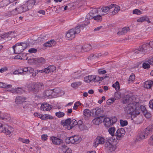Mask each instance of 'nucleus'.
<instances>
[{
    "label": "nucleus",
    "mask_w": 153,
    "mask_h": 153,
    "mask_svg": "<svg viewBox=\"0 0 153 153\" xmlns=\"http://www.w3.org/2000/svg\"><path fill=\"white\" fill-rule=\"evenodd\" d=\"M124 103H129L125 108V111L128 114L135 117L140 114V103L137 99L134 100L132 98L126 99L123 101Z\"/></svg>",
    "instance_id": "f257e3e1"
},
{
    "label": "nucleus",
    "mask_w": 153,
    "mask_h": 153,
    "mask_svg": "<svg viewBox=\"0 0 153 153\" xmlns=\"http://www.w3.org/2000/svg\"><path fill=\"white\" fill-rule=\"evenodd\" d=\"M82 29H83V28L79 24L75 28L69 30L66 34L67 39L70 40L74 39L75 37L76 34L79 33Z\"/></svg>",
    "instance_id": "f03ea898"
},
{
    "label": "nucleus",
    "mask_w": 153,
    "mask_h": 153,
    "mask_svg": "<svg viewBox=\"0 0 153 153\" xmlns=\"http://www.w3.org/2000/svg\"><path fill=\"white\" fill-rule=\"evenodd\" d=\"M27 47L25 43H18L13 46L14 52L16 53H20Z\"/></svg>",
    "instance_id": "7ed1b4c3"
},
{
    "label": "nucleus",
    "mask_w": 153,
    "mask_h": 153,
    "mask_svg": "<svg viewBox=\"0 0 153 153\" xmlns=\"http://www.w3.org/2000/svg\"><path fill=\"white\" fill-rule=\"evenodd\" d=\"M81 140V138L79 135H75L70 137H67L65 141L67 144L71 143L77 144L79 143Z\"/></svg>",
    "instance_id": "20e7f679"
},
{
    "label": "nucleus",
    "mask_w": 153,
    "mask_h": 153,
    "mask_svg": "<svg viewBox=\"0 0 153 153\" xmlns=\"http://www.w3.org/2000/svg\"><path fill=\"white\" fill-rule=\"evenodd\" d=\"M153 131V125H151L148 126L142 132L139 136L140 139H143L147 137L149 134H151Z\"/></svg>",
    "instance_id": "39448f33"
},
{
    "label": "nucleus",
    "mask_w": 153,
    "mask_h": 153,
    "mask_svg": "<svg viewBox=\"0 0 153 153\" xmlns=\"http://www.w3.org/2000/svg\"><path fill=\"white\" fill-rule=\"evenodd\" d=\"M150 46L149 43H146L143 44L142 46H140L139 48L135 49L134 53L136 54L140 53L143 54L150 49Z\"/></svg>",
    "instance_id": "423d86ee"
},
{
    "label": "nucleus",
    "mask_w": 153,
    "mask_h": 153,
    "mask_svg": "<svg viewBox=\"0 0 153 153\" xmlns=\"http://www.w3.org/2000/svg\"><path fill=\"white\" fill-rule=\"evenodd\" d=\"M36 3L35 0H29L23 5L20 6L23 12L26 11L31 9Z\"/></svg>",
    "instance_id": "0eeeda50"
},
{
    "label": "nucleus",
    "mask_w": 153,
    "mask_h": 153,
    "mask_svg": "<svg viewBox=\"0 0 153 153\" xmlns=\"http://www.w3.org/2000/svg\"><path fill=\"white\" fill-rule=\"evenodd\" d=\"M117 121V119L115 117H105L103 120L105 126L109 127L112 126Z\"/></svg>",
    "instance_id": "6e6552de"
},
{
    "label": "nucleus",
    "mask_w": 153,
    "mask_h": 153,
    "mask_svg": "<svg viewBox=\"0 0 153 153\" xmlns=\"http://www.w3.org/2000/svg\"><path fill=\"white\" fill-rule=\"evenodd\" d=\"M104 145L109 152H112L114 151L116 149V146L113 145L110 142V140L108 139L106 140Z\"/></svg>",
    "instance_id": "1a4fd4ad"
},
{
    "label": "nucleus",
    "mask_w": 153,
    "mask_h": 153,
    "mask_svg": "<svg viewBox=\"0 0 153 153\" xmlns=\"http://www.w3.org/2000/svg\"><path fill=\"white\" fill-rule=\"evenodd\" d=\"M106 141L104 137L101 136H98L94 140L93 146L95 147H96L99 144L105 143Z\"/></svg>",
    "instance_id": "9d476101"
},
{
    "label": "nucleus",
    "mask_w": 153,
    "mask_h": 153,
    "mask_svg": "<svg viewBox=\"0 0 153 153\" xmlns=\"http://www.w3.org/2000/svg\"><path fill=\"white\" fill-rule=\"evenodd\" d=\"M93 14V13L92 12L88 14L86 16V19L84 21H83V22L82 24H79L80 26H81L82 28L85 27L90 23V22L89 20V19H93L94 16Z\"/></svg>",
    "instance_id": "9b49d317"
},
{
    "label": "nucleus",
    "mask_w": 153,
    "mask_h": 153,
    "mask_svg": "<svg viewBox=\"0 0 153 153\" xmlns=\"http://www.w3.org/2000/svg\"><path fill=\"white\" fill-rule=\"evenodd\" d=\"M23 12L22 7L20 6L17 7L15 8L14 10L8 12L7 16H14L21 13Z\"/></svg>",
    "instance_id": "f8f14e48"
},
{
    "label": "nucleus",
    "mask_w": 153,
    "mask_h": 153,
    "mask_svg": "<svg viewBox=\"0 0 153 153\" xmlns=\"http://www.w3.org/2000/svg\"><path fill=\"white\" fill-rule=\"evenodd\" d=\"M20 73H21V75H24L32 73L33 72L34 70L30 67H27L23 68L20 69Z\"/></svg>",
    "instance_id": "ddd939ff"
},
{
    "label": "nucleus",
    "mask_w": 153,
    "mask_h": 153,
    "mask_svg": "<svg viewBox=\"0 0 153 153\" xmlns=\"http://www.w3.org/2000/svg\"><path fill=\"white\" fill-rule=\"evenodd\" d=\"M91 45L88 44L84 45L82 47L80 46H78L77 48L79 50L78 52H84L87 51L91 49Z\"/></svg>",
    "instance_id": "4468645a"
},
{
    "label": "nucleus",
    "mask_w": 153,
    "mask_h": 153,
    "mask_svg": "<svg viewBox=\"0 0 153 153\" xmlns=\"http://www.w3.org/2000/svg\"><path fill=\"white\" fill-rule=\"evenodd\" d=\"M52 108V105L47 103H43L41 106V109L44 111H49Z\"/></svg>",
    "instance_id": "2eb2a0df"
},
{
    "label": "nucleus",
    "mask_w": 153,
    "mask_h": 153,
    "mask_svg": "<svg viewBox=\"0 0 153 153\" xmlns=\"http://www.w3.org/2000/svg\"><path fill=\"white\" fill-rule=\"evenodd\" d=\"M114 5H110L108 6L103 7L101 8V11L100 14L102 15H104L106 14L109 10L112 8Z\"/></svg>",
    "instance_id": "dca6fc26"
},
{
    "label": "nucleus",
    "mask_w": 153,
    "mask_h": 153,
    "mask_svg": "<svg viewBox=\"0 0 153 153\" xmlns=\"http://www.w3.org/2000/svg\"><path fill=\"white\" fill-rule=\"evenodd\" d=\"M14 33V32L13 31L9 32L2 35V37L3 39H7L8 40H10L13 37Z\"/></svg>",
    "instance_id": "f3484780"
},
{
    "label": "nucleus",
    "mask_w": 153,
    "mask_h": 153,
    "mask_svg": "<svg viewBox=\"0 0 153 153\" xmlns=\"http://www.w3.org/2000/svg\"><path fill=\"white\" fill-rule=\"evenodd\" d=\"M51 140L52 141L53 144L55 145L60 144L63 142L62 140L54 136L51 137Z\"/></svg>",
    "instance_id": "a211bd4d"
},
{
    "label": "nucleus",
    "mask_w": 153,
    "mask_h": 153,
    "mask_svg": "<svg viewBox=\"0 0 153 153\" xmlns=\"http://www.w3.org/2000/svg\"><path fill=\"white\" fill-rule=\"evenodd\" d=\"M143 85L145 88L151 89L153 86V82L151 80H147L144 83Z\"/></svg>",
    "instance_id": "6ab92c4d"
},
{
    "label": "nucleus",
    "mask_w": 153,
    "mask_h": 153,
    "mask_svg": "<svg viewBox=\"0 0 153 153\" xmlns=\"http://www.w3.org/2000/svg\"><path fill=\"white\" fill-rule=\"evenodd\" d=\"M34 86L33 92L34 93H36L41 89L43 87L42 83L35 84Z\"/></svg>",
    "instance_id": "aec40b11"
},
{
    "label": "nucleus",
    "mask_w": 153,
    "mask_h": 153,
    "mask_svg": "<svg viewBox=\"0 0 153 153\" xmlns=\"http://www.w3.org/2000/svg\"><path fill=\"white\" fill-rule=\"evenodd\" d=\"M56 69V67L53 65H50L47 68L44 69V73H49L50 72H52L54 71Z\"/></svg>",
    "instance_id": "412c9836"
},
{
    "label": "nucleus",
    "mask_w": 153,
    "mask_h": 153,
    "mask_svg": "<svg viewBox=\"0 0 153 153\" xmlns=\"http://www.w3.org/2000/svg\"><path fill=\"white\" fill-rule=\"evenodd\" d=\"M116 134L117 137L120 138L124 136L125 134V131L123 128H119L117 130Z\"/></svg>",
    "instance_id": "4be33fe9"
},
{
    "label": "nucleus",
    "mask_w": 153,
    "mask_h": 153,
    "mask_svg": "<svg viewBox=\"0 0 153 153\" xmlns=\"http://www.w3.org/2000/svg\"><path fill=\"white\" fill-rule=\"evenodd\" d=\"M103 117L102 116H100L97 117L94 119L92 120L93 123L95 125H98L100 123H101L102 122V119Z\"/></svg>",
    "instance_id": "5701e85b"
},
{
    "label": "nucleus",
    "mask_w": 153,
    "mask_h": 153,
    "mask_svg": "<svg viewBox=\"0 0 153 153\" xmlns=\"http://www.w3.org/2000/svg\"><path fill=\"white\" fill-rule=\"evenodd\" d=\"M8 91H9L11 92L13 94L22 93L24 91L22 88H12V87L10 89H9Z\"/></svg>",
    "instance_id": "b1692460"
},
{
    "label": "nucleus",
    "mask_w": 153,
    "mask_h": 153,
    "mask_svg": "<svg viewBox=\"0 0 153 153\" xmlns=\"http://www.w3.org/2000/svg\"><path fill=\"white\" fill-rule=\"evenodd\" d=\"M93 75H90L85 77L84 78V81L87 83L90 82H94Z\"/></svg>",
    "instance_id": "393cba45"
},
{
    "label": "nucleus",
    "mask_w": 153,
    "mask_h": 153,
    "mask_svg": "<svg viewBox=\"0 0 153 153\" xmlns=\"http://www.w3.org/2000/svg\"><path fill=\"white\" fill-rule=\"evenodd\" d=\"M1 124V126H0V131H2L3 132L5 133L6 134L9 135L11 133L10 130H9L8 128H7V127H3V125L1 123H0Z\"/></svg>",
    "instance_id": "a878e982"
},
{
    "label": "nucleus",
    "mask_w": 153,
    "mask_h": 153,
    "mask_svg": "<svg viewBox=\"0 0 153 153\" xmlns=\"http://www.w3.org/2000/svg\"><path fill=\"white\" fill-rule=\"evenodd\" d=\"M26 100V98L22 97H18L15 100V102L17 104H20L25 102Z\"/></svg>",
    "instance_id": "bb28decb"
},
{
    "label": "nucleus",
    "mask_w": 153,
    "mask_h": 153,
    "mask_svg": "<svg viewBox=\"0 0 153 153\" xmlns=\"http://www.w3.org/2000/svg\"><path fill=\"white\" fill-rule=\"evenodd\" d=\"M111 5H114V6L112 7V8H114V10L112 12V14L113 15H115L120 11V7L114 4H112Z\"/></svg>",
    "instance_id": "cd10ccee"
},
{
    "label": "nucleus",
    "mask_w": 153,
    "mask_h": 153,
    "mask_svg": "<svg viewBox=\"0 0 153 153\" xmlns=\"http://www.w3.org/2000/svg\"><path fill=\"white\" fill-rule=\"evenodd\" d=\"M0 87L2 88H5L8 89V91L9 89H10L12 87V85L10 84L7 85L5 83L2 82H0Z\"/></svg>",
    "instance_id": "c85d7f7f"
},
{
    "label": "nucleus",
    "mask_w": 153,
    "mask_h": 153,
    "mask_svg": "<svg viewBox=\"0 0 153 153\" xmlns=\"http://www.w3.org/2000/svg\"><path fill=\"white\" fill-rule=\"evenodd\" d=\"M129 30L128 27H125L122 29L121 31H119L117 33V34L119 35H122L127 33Z\"/></svg>",
    "instance_id": "c756f323"
},
{
    "label": "nucleus",
    "mask_w": 153,
    "mask_h": 153,
    "mask_svg": "<svg viewBox=\"0 0 153 153\" xmlns=\"http://www.w3.org/2000/svg\"><path fill=\"white\" fill-rule=\"evenodd\" d=\"M54 90V89L53 90H49L45 91L43 93L44 96L45 97H48L50 96L52 94Z\"/></svg>",
    "instance_id": "7c9ffc66"
},
{
    "label": "nucleus",
    "mask_w": 153,
    "mask_h": 153,
    "mask_svg": "<svg viewBox=\"0 0 153 153\" xmlns=\"http://www.w3.org/2000/svg\"><path fill=\"white\" fill-rule=\"evenodd\" d=\"M1 112L0 111V119H2L6 121H9L10 118L9 115L5 114L2 115L1 114Z\"/></svg>",
    "instance_id": "2f4dec72"
},
{
    "label": "nucleus",
    "mask_w": 153,
    "mask_h": 153,
    "mask_svg": "<svg viewBox=\"0 0 153 153\" xmlns=\"http://www.w3.org/2000/svg\"><path fill=\"white\" fill-rule=\"evenodd\" d=\"M83 114L86 117H89L91 116V112L89 109H86L83 111Z\"/></svg>",
    "instance_id": "473e14b6"
},
{
    "label": "nucleus",
    "mask_w": 153,
    "mask_h": 153,
    "mask_svg": "<svg viewBox=\"0 0 153 153\" xmlns=\"http://www.w3.org/2000/svg\"><path fill=\"white\" fill-rule=\"evenodd\" d=\"M78 124L77 122L75 119H73L72 120H71V122L70 125V127L68 126V129H70L72 128L73 127L75 126Z\"/></svg>",
    "instance_id": "72a5a7b5"
},
{
    "label": "nucleus",
    "mask_w": 153,
    "mask_h": 153,
    "mask_svg": "<svg viewBox=\"0 0 153 153\" xmlns=\"http://www.w3.org/2000/svg\"><path fill=\"white\" fill-rule=\"evenodd\" d=\"M40 119L42 120H45L46 119L52 120L53 119V117L51 116L50 115L47 114H42Z\"/></svg>",
    "instance_id": "f704fd0d"
},
{
    "label": "nucleus",
    "mask_w": 153,
    "mask_h": 153,
    "mask_svg": "<svg viewBox=\"0 0 153 153\" xmlns=\"http://www.w3.org/2000/svg\"><path fill=\"white\" fill-rule=\"evenodd\" d=\"M55 43V41L51 40L44 43V46L45 47H49L52 46L53 44Z\"/></svg>",
    "instance_id": "c9c22d12"
},
{
    "label": "nucleus",
    "mask_w": 153,
    "mask_h": 153,
    "mask_svg": "<svg viewBox=\"0 0 153 153\" xmlns=\"http://www.w3.org/2000/svg\"><path fill=\"white\" fill-rule=\"evenodd\" d=\"M9 1L8 0H4L0 2V7H3L7 6L8 4Z\"/></svg>",
    "instance_id": "e433bc0d"
},
{
    "label": "nucleus",
    "mask_w": 153,
    "mask_h": 153,
    "mask_svg": "<svg viewBox=\"0 0 153 153\" xmlns=\"http://www.w3.org/2000/svg\"><path fill=\"white\" fill-rule=\"evenodd\" d=\"M116 131L115 128L114 127H112L109 128L108 129V131L110 134L112 136L114 135V132Z\"/></svg>",
    "instance_id": "4c0bfd02"
},
{
    "label": "nucleus",
    "mask_w": 153,
    "mask_h": 153,
    "mask_svg": "<svg viewBox=\"0 0 153 153\" xmlns=\"http://www.w3.org/2000/svg\"><path fill=\"white\" fill-rule=\"evenodd\" d=\"M19 140L23 143L28 144L30 142V140L28 139H24L21 137L19 138Z\"/></svg>",
    "instance_id": "58836bf2"
},
{
    "label": "nucleus",
    "mask_w": 153,
    "mask_h": 153,
    "mask_svg": "<svg viewBox=\"0 0 153 153\" xmlns=\"http://www.w3.org/2000/svg\"><path fill=\"white\" fill-rule=\"evenodd\" d=\"M112 86L113 88H115L117 91L120 88L119 83L117 81L115 83L113 84Z\"/></svg>",
    "instance_id": "ea45409f"
},
{
    "label": "nucleus",
    "mask_w": 153,
    "mask_h": 153,
    "mask_svg": "<svg viewBox=\"0 0 153 153\" xmlns=\"http://www.w3.org/2000/svg\"><path fill=\"white\" fill-rule=\"evenodd\" d=\"M34 84L33 83H30L28 84L27 86V88L28 90L30 91L33 92V89L34 87Z\"/></svg>",
    "instance_id": "a19ab883"
},
{
    "label": "nucleus",
    "mask_w": 153,
    "mask_h": 153,
    "mask_svg": "<svg viewBox=\"0 0 153 153\" xmlns=\"http://www.w3.org/2000/svg\"><path fill=\"white\" fill-rule=\"evenodd\" d=\"M55 115L59 118H61L65 115V113L59 111L55 113Z\"/></svg>",
    "instance_id": "79ce46f5"
},
{
    "label": "nucleus",
    "mask_w": 153,
    "mask_h": 153,
    "mask_svg": "<svg viewBox=\"0 0 153 153\" xmlns=\"http://www.w3.org/2000/svg\"><path fill=\"white\" fill-rule=\"evenodd\" d=\"M71 122V119L70 118H68L65 120L63 124L64 125L67 126H68L70 128Z\"/></svg>",
    "instance_id": "37998d69"
},
{
    "label": "nucleus",
    "mask_w": 153,
    "mask_h": 153,
    "mask_svg": "<svg viewBox=\"0 0 153 153\" xmlns=\"http://www.w3.org/2000/svg\"><path fill=\"white\" fill-rule=\"evenodd\" d=\"M149 64H149L146 62H144L143 64L142 67L145 69H148L150 67Z\"/></svg>",
    "instance_id": "c03bdc74"
},
{
    "label": "nucleus",
    "mask_w": 153,
    "mask_h": 153,
    "mask_svg": "<svg viewBox=\"0 0 153 153\" xmlns=\"http://www.w3.org/2000/svg\"><path fill=\"white\" fill-rule=\"evenodd\" d=\"M146 20V17L143 16L137 20V21L139 22H142Z\"/></svg>",
    "instance_id": "a18cd8bd"
},
{
    "label": "nucleus",
    "mask_w": 153,
    "mask_h": 153,
    "mask_svg": "<svg viewBox=\"0 0 153 153\" xmlns=\"http://www.w3.org/2000/svg\"><path fill=\"white\" fill-rule=\"evenodd\" d=\"M81 84L80 82H76L72 83L71 84V86L73 88H76L78 86L80 85Z\"/></svg>",
    "instance_id": "49530a36"
},
{
    "label": "nucleus",
    "mask_w": 153,
    "mask_h": 153,
    "mask_svg": "<svg viewBox=\"0 0 153 153\" xmlns=\"http://www.w3.org/2000/svg\"><path fill=\"white\" fill-rule=\"evenodd\" d=\"M120 125L122 126H124L127 125L128 122L126 120H120Z\"/></svg>",
    "instance_id": "de8ad7c7"
},
{
    "label": "nucleus",
    "mask_w": 153,
    "mask_h": 153,
    "mask_svg": "<svg viewBox=\"0 0 153 153\" xmlns=\"http://www.w3.org/2000/svg\"><path fill=\"white\" fill-rule=\"evenodd\" d=\"M93 19L96 21H101L102 20L101 16L99 15H98L96 16H94L93 17Z\"/></svg>",
    "instance_id": "09e8293b"
},
{
    "label": "nucleus",
    "mask_w": 153,
    "mask_h": 153,
    "mask_svg": "<svg viewBox=\"0 0 153 153\" xmlns=\"http://www.w3.org/2000/svg\"><path fill=\"white\" fill-rule=\"evenodd\" d=\"M116 99L115 98L112 97L109 99L107 100V103L108 104H111Z\"/></svg>",
    "instance_id": "8fccbe9b"
},
{
    "label": "nucleus",
    "mask_w": 153,
    "mask_h": 153,
    "mask_svg": "<svg viewBox=\"0 0 153 153\" xmlns=\"http://www.w3.org/2000/svg\"><path fill=\"white\" fill-rule=\"evenodd\" d=\"M133 13L134 14L138 15H140L142 14L141 12L138 9L134 10L133 11Z\"/></svg>",
    "instance_id": "3c124183"
},
{
    "label": "nucleus",
    "mask_w": 153,
    "mask_h": 153,
    "mask_svg": "<svg viewBox=\"0 0 153 153\" xmlns=\"http://www.w3.org/2000/svg\"><path fill=\"white\" fill-rule=\"evenodd\" d=\"M37 61L38 62L41 64H43L45 62V59L42 57H40L37 59Z\"/></svg>",
    "instance_id": "603ef678"
},
{
    "label": "nucleus",
    "mask_w": 153,
    "mask_h": 153,
    "mask_svg": "<svg viewBox=\"0 0 153 153\" xmlns=\"http://www.w3.org/2000/svg\"><path fill=\"white\" fill-rule=\"evenodd\" d=\"M140 108L141 110V111L143 114L144 113H146V111H147L146 110V108L143 105H140Z\"/></svg>",
    "instance_id": "864d4df0"
},
{
    "label": "nucleus",
    "mask_w": 153,
    "mask_h": 153,
    "mask_svg": "<svg viewBox=\"0 0 153 153\" xmlns=\"http://www.w3.org/2000/svg\"><path fill=\"white\" fill-rule=\"evenodd\" d=\"M98 73L99 74H103L106 73V71L103 69H99L98 71Z\"/></svg>",
    "instance_id": "5fc2aeb1"
},
{
    "label": "nucleus",
    "mask_w": 153,
    "mask_h": 153,
    "mask_svg": "<svg viewBox=\"0 0 153 153\" xmlns=\"http://www.w3.org/2000/svg\"><path fill=\"white\" fill-rule=\"evenodd\" d=\"M48 136L46 134H43L41 135V138L42 140L43 141L46 140L48 139Z\"/></svg>",
    "instance_id": "6e6d98bb"
},
{
    "label": "nucleus",
    "mask_w": 153,
    "mask_h": 153,
    "mask_svg": "<svg viewBox=\"0 0 153 153\" xmlns=\"http://www.w3.org/2000/svg\"><path fill=\"white\" fill-rule=\"evenodd\" d=\"M68 148V147L65 145L62 146L61 147V149L63 152L62 153H64L66 151V150Z\"/></svg>",
    "instance_id": "4d7b16f0"
},
{
    "label": "nucleus",
    "mask_w": 153,
    "mask_h": 153,
    "mask_svg": "<svg viewBox=\"0 0 153 153\" xmlns=\"http://www.w3.org/2000/svg\"><path fill=\"white\" fill-rule=\"evenodd\" d=\"M28 51L31 53H35L37 52V50L34 48H31L28 50Z\"/></svg>",
    "instance_id": "13d9d810"
},
{
    "label": "nucleus",
    "mask_w": 153,
    "mask_h": 153,
    "mask_svg": "<svg viewBox=\"0 0 153 153\" xmlns=\"http://www.w3.org/2000/svg\"><path fill=\"white\" fill-rule=\"evenodd\" d=\"M94 79V82H98L100 81V77L97 76L93 75Z\"/></svg>",
    "instance_id": "bf43d9fd"
},
{
    "label": "nucleus",
    "mask_w": 153,
    "mask_h": 153,
    "mask_svg": "<svg viewBox=\"0 0 153 153\" xmlns=\"http://www.w3.org/2000/svg\"><path fill=\"white\" fill-rule=\"evenodd\" d=\"M149 143L150 145H153V134L150 137L149 140Z\"/></svg>",
    "instance_id": "052dcab7"
},
{
    "label": "nucleus",
    "mask_w": 153,
    "mask_h": 153,
    "mask_svg": "<svg viewBox=\"0 0 153 153\" xmlns=\"http://www.w3.org/2000/svg\"><path fill=\"white\" fill-rule=\"evenodd\" d=\"M135 79V76L134 75L132 74H131L129 77V81H133Z\"/></svg>",
    "instance_id": "680f3d73"
},
{
    "label": "nucleus",
    "mask_w": 153,
    "mask_h": 153,
    "mask_svg": "<svg viewBox=\"0 0 153 153\" xmlns=\"http://www.w3.org/2000/svg\"><path fill=\"white\" fill-rule=\"evenodd\" d=\"M115 97L118 99H120L121 97L120 93L118 92H116L114 94Z\"/></svg>",
    "instance_id": "e2e57ef3"
},
{
    "label": "nucleus",
    "mask_w": 153,
    "mask_h": 153,
    "mask_svg": "<svg viewBox=\"0 0 153 153\" xmlns=\"http://www.w3.org/2000/svg\"><path fill=\"white\" fill-rule=\"evenodd\" d=\"M143 114L145 116V117L146 118H149L151 117V114L149 112H148L147 111H146V113H144Z\"/></svg>",
    "instance_id": "0e129e2a"
},
{
    "label": "nucleus",
    "mask_w": 153,
    "mask_h": 153,
    "mask_svg": "<svg viewBox=\"0 0 153 153\" xmlns=\"http://www.w3.org/2000/svg\"><path fill=\"white\" fill-rule=\"evenodd\" d=\"M13 74H21V73H20V69H18L17 70L15 71L13 73Z\"/></svg>",
    "instance_id": "69168bd1"
},
{
    "label": "nucleus",
    "mask_w": 153,
    "mask_h": 153,
    "mask_svg": "<svg viewBox=\"0 0 153 153\" xmlns=\"http://www.w3.org/2000/svg\"><path fill=\"white\" fill-rule=\"evenodd\" d=\"M149 104V107L153 109V100L150 101Z\"/></svg>",
    "instance_id": "338daca9"
},
{
    "label": "nucleus",
    "mask_w": 153,
    "mask_h": 153,
    "mask_svg": "<svg viewBox=\"0 0 153 153\" xmlns=\"http://www.w3.org/2000/svg\"><path fill=\"white\" fill-rule=\"evenodd\" d=\"M148 62L151 65H153V57L148 60Z\"/></svg>",
    "instance_id": "774afa93"
}]
</instances>
